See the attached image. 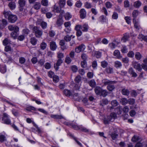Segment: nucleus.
Masks as SVG:
<instances>
[{
  "instance_id": "obj_2",
  "label": "nucleus",
  "mask_w": 147,
  "mask_h": 147,
  "mask_svg": "<svg viewBox=\"0 0 147 147\" xmlns=\"http://www.w3.org/2000/svg\"><path fill=\"white\" fill-rule=\"evenodd\" d=\"M2 120L4 123L7 124H9L11 123L10 119L8 118V115L6 113L3 114V117L2 118Z\"/></svg>"
},
{
  "instance_id": "obj_30",
  "label": "nucleus",
  "mask_w": 147,
  "mask_h": 147,
  "mask_svg": "<svg viewBox=\"0 0 147 147\" xmlns=\"http://www.w3.org/2000/svg\"><path fill=\"white\" fill-rule=\"evenodd\" d=\"M51 118L56 119H61L63 118V116L61 115H51Z\"/></svg>"
},
{
  "instance_id": "obj_34",
  "label": "nucleus",
  "mask_w": 147,
  "mask_h": 147,
  "mask_svg": "<svg viewBox=\"0 0 147 147\" xmlns=\"http://www.w3.org/2000/svg\"><path fill=\"white\" fill-rule=\"evenodd\" d=\"M118 134L114 132H112L111 134V136L113 140L116 139L118 136Z\"/></svg>"
},
{
  "instance_id": "obj_24",
  "label": "nucleus",
  "mask_w": 147,
  "mask_h": 147,
  "mask_svg": "<svg viewBox=\"0 0 147 147\" xmlns=\"http://www.w3.org/2000/svg\"><path fill=\"white\" fill-rule=\"evenodd\" d=\"M3 14L4 15L5 17L6 18H7L8 17H8L11 15L12 14L11 12L10 11H4L3 13Z\"/></svg>"
},
{
  "instance_id": "obj_53",
  "label": "nucleus",
  "mask_w": 147,
  "mask_h": 147,
  "mask_svg": "<svg viewBox=\"0 0 147 147\" xmlns=\"http://www.w3.org/2000/svg\"><path fill=\"white\" fill-rule=\"evenodd\" d=\"M128 103L130 105L134 104L135 102V100L133 98L129 99L128 100Z\"/></svg>"
},
{
  "instance_id": "obj_7",
  "label": "nucleus",
  "mask_w": 147,
  "mask_h": 147,
  "mask_svg": "<svg viewBox=\"0 0 147 147\" xmlns=\"http://www.w3.org/2000/svg\"><path fill=\"white\" fill-rule=\"evenodd\" d=\"M102 83L104 85L106 86L110 84H113L116 83L115 81H111L107 79H105L102 80Z\"/></svg>"
},
{
  "instance_id": "obj_59",
  "label": "nucleus",
  "mask_w": 147,
  "mask_h": 147,
  "mask_svg": "<svg viewBox=\"0 0 147 147\" xmlns=\"http://www.w3.org/2000/svg\"><path fill=\"white\" fill-rule=\"evenodd\" d=\"M81 57L84 61H86L87 58V55L84 53L82 54L81 55Z\"/></svg>"
},
{
  "instance_id": "obj_57",
  "label": "nucleus",
  "mask_w": 147,
  "mask_h": 147,
  "mask_svg": "<svg viewBox=\"0 0 147 147\" xmlns=\"http://www.w3.org/2000/svg\"><path fill=\"white\" fill-rule=\"evenodd\" d=\"M127 55L128 57L132 58L134 57V54L133 51H131L128 52Z\"/></svg>"
},
{
  "instance_id": "obj_37",
  "label": "nucleus",
  "mask_w": 147,
  "mask_h": 147,
  "mask_svg": "<svg viewBox=\"0 0 147 147\" xmlns=\"http://www.w3.org/2000/svg\"><path fill=\"white\" fill-rule=\"evenodd\" d=\"M64 94L66 96H69L71 95V93L67 89H65L63 91Z\"/></svg>"
},
{
  "instance_id": "obj_12",
  "label": "nucleus",
  "mask_w": 147,
  "mask_h": 147,
  "mask_svg": "<svg viewBox=\"0 0 147 147\" xmlns=\"http://www.w3.org/2000/svg\"><path fill=\"white\" fill-rule=\"evenodd\" d=\"M65 40H62L60 41L59 45L61 46V49L63 51L67 49V47L65 45Z\"/></svg>"
},
{
  "instance_id": "obj_49",
  "label": "nucleus",
  "mask_w": 147,
  "mask_h": 147,
  "mask_svg": "<svg viewBox=\"0 0 147 147\" xmlns=\"http://www.w3.org/2000/svg\"><path fill=\"white\" fill-rule=\"evenodd\" d=\"M54 9L55 11L58 13H60L61 11V9L57 6L54 5Z\"/></svg>"
},
{
  "instance_id": "obj_41",
  "label": "nucleus",
  "mask_w": 147,
  "mask_h": 147,
  "mask_svg": "<svg viewBox=\"0 0 147 147\" xmlns=\"http://www.w3.org/2000/svg\"><path fill=\"white\" fill-rule=\"evenodd\" d=\"M30 42L33 45H35L37 43V40L34 37L31 38L30 40Z\"/></svg>"
},
{
  "instance_id": "obj_15",
  "label": "nucleus",
  "mask_w": 147,
  "mask_h": 147,
  "mask_svg": "<svg viewBox=\"0 0 147 147\" xmlns=\"http://www.w3.org/2000/svg\"><path fill=\"white\" fill-rule=\"evenodd\" d=\"M133 66L134 68L136 69L138 71H140L142 70L141 67V65L140 64L137 63H134L133 64Z\"/></svg>"
},
{
  "instance_id": "obj_47",
  "label": "nucleus",
  "mask_w": 147,
  "mask_h": 147,
  "mask_svg": "<svg viewBox=\"0 0 147 147\" xmlns=\"http://www.w3.org/2000/svg\"><path fill=\"white\" fill-rule=\"evenodd\" d=\"M108 100L106 99H103L101 102H100V104L101 105H103L108 104Z\"/></svg>"
},
{
  "instance_id": "obj_61",
  "label": "nucleus",
  "mask_w": 147,
  "mask_h": 147,
  "mask_svg": "<svg viewBox=\"0 0 147 147\" xmlns=\"http://www.w3.org/2000/svg\"><path fill=\"white\" fill-rule=\"evenodd\" d=\"M41 26L43 29L47 27V24L44 22H42L40 24Z\"/></svg>"
},
{
  "instance_id": "obj_48",
  "label": "nucleus",
  "mask_w": 147,
  "mask_h": 147,
  "mask_svg": "<svg viewBox=\"0 0 147 147\" xmlns=\"http://www.w3.org/2000/svg\"><path fill=\"white\" fill-rule=\"evenodd\" d=\"M81 67L83 68H86L87 67V63L86 61H82L81 63Z\"/></svg>"
},
{
  "instance_id": "obj_29",
  "label": "nucleus",
  "mask_w": 147,
  "mask_h": 147,
  "mask_svg": "<svg viewBox=\"0 0 147 147\" xmlns=\"http://www.w3.org/2000/svg\"><path fill=\"white\" fill-rule=\"evenodd\" d=\"M41 5L39 2H36L34 5L33 7L36 10H38L40 9Z\"/></svg>"
},
{
  "instance_id": "obj_22",
  "label": "nucleus",
  "mask_w": 147,
  "mask_h": 147,
  "mask_svg": "<svg viewBox=\"0 0 147 147\" xmlns=\"http://www.w3.org/2000/svg\"><path fill=\"white\" fill-rule=\"evenodd\" d=\"M122 63L120 62L119 61H116L115 62L114 66L116 68H120L122 66Z\"/></svg>"
},
{
  "instance_id": "obj_52",
  "label": "nucleus",
  "mask_w": 147,
  "mask_h": 147,
  "mask_svg": "<svg viewBox=\"0 0 147 147\" xmlns=\"http://www.w3.org/2000/svg\"><path fill=\"white\" fill-rule=\"evenodd\" d=\"M139 140V138L137 136H133L131 139L132 142H137Z\"/></svg>"
},
{
  "instance_id": "obj_27",
  "label": "nucleus",
  "mask_w": 147,
  "mask_h": 147,
  "mask_svg": "<svg viewBox=\"0 0 147 147\" xmlns=\"http://www.w3.org/2000/svg\"><path fill=\"white\" fill-rule=\"evenodd\" d=\"M72 59L68 56H67L66 57L65 59V62L67 64L71 63L72 61Z\"/></svg>"
},
{
  "instance_id": "obj_20",
  "label": "nucleus",
  "mask_w": 147,
  "mask_h": 147,
  "mask_svg": "<svg viewBox=\"0 0 147 147\" xmlns=\"http://www.w3.org/2000/svg\"><path fill=\"white\" fill-rule=\"evenodd\" d=\"M19 6L21 7H24L26 4L25 0H19L18 1Z\"/></svg>"
},
{
  "instance_id": "obj_58",
  "label": "nucleus",
  "mask_w": 147,
  "mask_h": 147,
  "mask_svg": "<svg viewBox=\"0 0 147 147\" xmlns=\"http://www.w3.org/2000/svg\"><path fill=\"white\" fill-rule=\"evenodd\" d=\"M80 129L81 131L85 132H87L89 131L88 129L83 127H80Z\"/></svg>"
},
{
  "instance_id": "obj_42",
  "label": "nucleus",
  "mask_w": 147,
  "mask_h": 147,
  "mask_svg": "<svg viewBox=\"0 0 147 147\" xmlns=\"http://www.w3.org/2000/svg\"><path fill=\"white\" fill-rule=\"evenodd\" d=\"M6 140V137L4 135H0V142L2 143Z\"/></svg>"
},
{
  "instance_id": "obj_17",
  "label": "nucleus",
  "mask_w": 147,
  "mask_h": 147,
  "mask_svg": "<svg viewBox=\"0 0 147 147\" xmlns=\"http://www.w3.org/2000/svg\"><path fill=\"white\" fill-rule=\"evenodd\" d=\"M142 5V3L139 1H135L134 3V6L136 8H139Z\"/></svg>"
},
{
  "instance_id": "obj_55",
  "label": "nucleus",
  "mask_w": 147,
  "mask_h": 147,
  "mask_svg": "<svg viewBox=\"0 0 147 147\" xmlns=\"http://www.w3.org/2000/svg\"><path fill=\"white\" fill-rule=\"evenodd\" d=\"M41 4L42 5L47 6L48 5V0H42Z\"/></svg>"
},
{
  "instance_id": "obj_63",
  "label": "nucleus",
  "mask_w": 147,
  "mask_h": 147,
  "mask_svg": "<svg viewBox=\"0 0 147 147\" xmlns=\"http://www.w3.org/2000/svg\"><path fill=\"white\" fill-rule=\"evenodd\" d=\"M129 108L128 106H125L123 109V112L125 113H127L129 111Z\"/></svg>"
},
{
  "instance_id": "obj_5",
  "label": "nucleus",
  "mask_w": 147,
  "mask_h": 147,
  "mask_svg": "<svg viewBox=\"0 0 147 147\" xmlns=\"http://www.w3.org/2000/svg\"><path fill=\"white\" fill-rule=\"evenodd\" d=\"M17 19V16L14 15L12 14L8 17V20L9 22L11 23L15 22Z\"/></svg>"
},
{
  "instance_id": "obj_4",
  "label": "nucleus",
  "mask_w": 147,
  "mask_h": 147,
  "mask_svg": "<svg viewBox=\"0 0 147 147\" xmlns=\"http://www.w3.org/2000/svg\"><path fill=\"white\" fill-rule=\"evenodd\" d=\"M85 48V46L82 44L76 47L75 49V51L77 53H79L82 51H84Z\"/></svg>"
},
{
  "instance_id": "obj_46",
  "label": "nucleus",
  "mask_w": 147,
  "mask_h": 147,
  "mask_svg": "<svg viewBox=\"0 0 147 147\" xmlns=\"http://www.w3.org/2000/svg\"><path fill=\"white\" fill-rule=\"evenodd\" d=\"M71 69L73 72L75 73L78 70V68L76 65H72L71 67Z\"/></svg>"
},
{
  "instance_id": "obj_18",
  "label": "nucleus",
  "mask_w": 147,
  "mask_h": 147,
  "mask_svg": "<svg viewBox=\"0 0 147 147\" xmlns=\"http://www.w3.org/2000/svg\"><path fill=\"white\" fill-rule=\"evenodd\" d=\"M8 5L11 10L14 9L16 7V3L14 2H10L9 3Z\"/></svg>"
},
{
  "instance_id": "obj_28",
  "label": "nucleus",
  "mask_w": 147,
  "mask_h": 147,
  "mask_svg": "<svg viewBox=\"0 0 147 147\" xmlns=\"http://www.w3.org/2000/svg\"><path fill=\"white\" fill-rule=\"evenodd\" d=\"M108 92L107 91L105 90H103L102 89V91L101 92L100 96H102L103 97H105L108 94Z\"/></svg>"
},
{
  "instance_id": "obj_16",
  "label": "nucleus",
  "mask_w": 147,
  "mask_h": 147,
  "mask_svg": "<svg viewBox=\"0 0 147 147\" xmlns=\"http://www.w3.org/2000/svg\"><path fill=\"white\" fill-rule=\"evenodd\" d=\"M129 37V35L127 33L124 34L123 36L121 38V40L123 42H125L128 40Z\"/></svg>"
},
{
  "instance_id": "obj_19",
  "label": "nucleus",
  "mask_w": 147,
  "mask_h": 147,
  "mask_svg": "<svg viewBox=\"0 0 147 147\" xmlns=\"http://www.w3.org/2000/svg\"><path fill=\"white\" fill-rule=\"evenodd\" d=\"M2 24H0V29H2L6 26L7 24V22L6 20L3 19L2 20Z\"/></svg>"
},
{
  "instance_id": "obj_6",
  "label": "nucleus",
  "mask_w": 147,
  "mask_h": 147,
  "mask_svg": "<svg viewBox=\"0 0 147 147\" xmlns=\"http://www.w3.org/2000/svg\"><path fill=\"white\" fill-rule=\"evenodd\" d=\"M82 26L80 25H77L75 26V29L77 31L76 35L77 36H81L82 34V32L81 30Z\"/></svg>"
},
{
  "instance_id": "obj_23",
  "label": "nucleus",
  "mask_w": 147,
  "mask_h": 147,
  "mask_svg": "<svg viewBox=\"0 0 147 147\" xmlns=\"http://www.w3.org/2000/svg\"><path fill=\"white\" fill-rule=\"evenodd\" d=\"M128 100L125 98H122L120 100V102L123 105H125L128 103Z\"/></svg>"
},
{
  "instance_id": "obj_50",
  "label": "nucleus",
  "mask_w": 147,
  "mask_h": 147,
  "mask_svg": "<svg viewBox=\"0 0 147 147\" xmlns=\"http://www.w3.org/2000/svg\"><path fill=\"white\" fill-rule=\"evenodd\" d=\"M105 5L107 8H110L112 6V4L109 1L105 3Z\"/></svg>"
},
{
  "instance_id": "obj_25",
  "label": "nucleus",
  "mask_w": 147,
  "mask_h": 147,
  "mask_svg": "<svg viewBox=\"0 0 147 147\" xmlns=\"http://www.w3.org/2000/svg\"><path fill=\"white\" fill-rule=\"evenodd\" d=\"M118 102L116 100H113L111 102V104L112 105V107H111V109H113V107H115L118 105Z\"/></svg>"
},
{
  "instance_id": "obj_32",
  "label": "nucleus",
  "mask_w": 147,
  "mask_h": 147,
  "mask_svg": "<svg viewBox=\"0 0 147 147\" xmlns=\"http://www.w3.org/2000/svg\"><path fill=\"white\" fill-rule=\"evenodd\" d=\"M121 92L123 95H128L129 94V91L127 89H123L121 90Z\"/></svg>"
},
{
  "instance_id": "obj_8",
  "label": "nucleus",
  "mask_w": 147,
  "mask_h": 147,
  "mask_svg": "<svg viewBox=\"0 0 147 147\" xmlns=\"http://www.w3.org/2000/svg\"><path fill=\"white\" fill-rule=\"evenodd\" d=\"M80 17L82 19L84 18L86 16V12L84 9H81L80 11Z\"/></svg>"
},
{
  "instance_id": "obj_44",
  "label": "nucleus",
  "mask_w": 147,
  "mask_h": 147,
  "mask_svg": "<svg viewBox=\"0 0 147 147\" xmlns=\"http://www.w3.org/2000/svg\"><path fill=\"white\" fill-rule=\"evenodd\" d=\"M84 6L86 8L90 9L91 8L92 6L91 3L88 2H86L84 3Z\"/></svg>"
},
{
  "instance_id": "obj_13",
  "label": "nucleus",
  "mask_w": 147,
  "mask_h": 147,
  "mask_svg": "<svg viewBox=\"0 0 147 147\" xmlns=\"http://www.w3.org/2000/svg\"><path fill=\"white\" fill-rule=\"evenodd\" d=\"M102 89L99 86H96L94 88V91L97 95H100Z\"/></svg>"
},
{
  "instance_id": "obj_14",
  "label": "nucleus",
  "mask_w": 147,
  "mask_h": 147,
  "mask_svg": "<svg viewBox=\"0 0 147 147\" xmlns=\"http://www.w3.org/2000/svg\"><path fill=\"white\" fill-rule=\"evenodd\" d=\"M63 61L61 59H59L57 61L56 64V67L55 65H54V67L55 68L56 70H57L59 68V66L61 64L63 63Z\"/></svg>"
},
{
  "instance_id": "obj_26",
  "label": "nucleus",
  "mask_w": 147,
  "mask_h": 147,
  "mask_svg": "<svg viewBox=\"0 0 147 147\" xmlns=\"http://www.w3.org/2000/svg\"><path fill=\"white\" fill-rule=\"evenodd\" d=\"M88 26L87 24H84L82 26V28H81L83 32H87L88 30Z\"/></svg>"
},
{
  "instance_id": "obj_56",
  "label": "nucleus",
  "mask_w": 147,
  "mask_h": 147,
  "mask_svg": "<svg viewBox=\"0 0 147 147\" xmlns=\"http://www.w3.org/2000/svg\"><path fill=\"white\" fill-rule=\"evenodd\" d=\"M135 57L138 60H140L141 57V55L139 52L136 53L135 54Z\"/></svg>"
},
{
  "instance_id": "obj_43",
  "label": "nucleus",
  "mask_w": 147,
  "mask_h": 147,
  "mask_svg": "<svg viewBox=\"0 0 147 147\" xmlns=\"http://www.w3.org/2000/svg\"><path fill=\"white\" fill-rule=\"evenodd\" d=\"M18 32H11L10 34L11 37L14 39L16 38L18 36Z\"/></svg>"
},
{
  "instance_id": "obj_36",
  "label": "nucleus",
  "mask_w": 147,
  "mask_h": 147,
  "mask_svg": "<svg viewBox=\"0 0 147 147\" xmlns=\"http://www.w3.org/2000/svg\"><path fill=\"white\" fill-rule=\"evenodd\" d=\"M81 76L79 75H78L76 77L74 81L76 83H78L81 82Z\"/></svg>"
},
{
  "instance_id": "obj_38",
  "label": "nucleus",
  "mask_w": 147,
  "mask_h": 147,
  "mask_svg": "<svg viewBox=\"0 0 147 147\" xmlns=\"http://www.w3.org/2000/svg\"><path fill=\"white\" fill-rule=\"evenodd\" d=\"M47 46L46 43L44 42H42L40 44V48L42 50H44L46 49Z\"/></svg>"
},
{
  "instance_id": "obj_39",
  "label": "nucleus",
  "mask_w": 147,
  "mask_h": 147,
  "mask_svg": "<svg viewBox=\"0 0 147 147\" xmlns=\"http://www.w3.org/2000/svg\"><path fill=\"white\" fill-rule=\"evenodd\" d=\"M106 71L108 74H111L113 72V69L112 67H108L106 69Z\"/></svg>"
},
{
  "instance_id": "obj_31",
  "label": "nucleus",
  "mask_w": 147,
  "mask_h": 147,
  "mask_svg": "<svg viewBox=\"0 0 147 147\" xmlns=\"http://www.w3.org/2000/svg\"><path fill=\"white\" fill-rule=\"evenodd\" d=\"M64 17L66 20H68L71 18L72 16L70 13L67 12L65 14Z\"/></svg>"
},
{
  "instance_id": "obj_40",
  "label": "nucleus",
  "mask_w": 147,
  "mask_h": 147,
  "mask_svg": "<svg viewBox=\"0 0 147 147\" xmlns=\"http://www.w3.org/2000/svg\"><path fill=\"white\" fill-rule=\"evenodd\" d=\"M115 86L112 84H110L107 87V89L109 91H112L115 89Z\"/></svg>"
},
{
  "instance_id": "obj_10",
  "label": "nucleus",
  "mask_w": 147,
  "mask_h": 147,
  "mask_svg": "<svg viewBox=\"0 0 147 147\" xmlns=\"http://www.w3.org/2000/svg\"><path fill=\"white\" fill-rule=\"evenodd\" d=\"M113 55L118 59H120L122 57L120 51L118 50H116L114 51L113 52Z\"/></svg>"
},
{
  "instance_id": "obj_33",
  "label": "nucleus",
  "mask_w": 147,
  "mask_h": 147,
  "mask_svg": "<svg viewBox=\"0 0 147 147\" xmlns=\"http://www.w3.org/2000/svg\"><path fill=\"white\" fill-rule=\"evenodd\" d=\"M133 22L134 24V27L137 30H138L140 28V26L138 25V23L136 22V19H133Z\"/></svg>"
},
{
  "instance_id": "obj_35",
  "label": "nucleus",
  "mask_w": 147,
  "mask_h": 147,
  "mask_svg": "<svg viewBox=\"0 0 147 147\" xmlns=\"http://www.w3.org/2000/svg\"><path fill=\"white\" fill-rule=\"evenodd\" d=\"M139 14V11L137 10H134L132 12V16L134 18L136 19V17L138 16Z\"/></svg>"
},
{
  "instance_id": "obj_9",
  "label": "nucleus",
  "mask_w": 147,
  "mask_h": 147,
  "mask_svg": "<svg viewBox=\"0 0 147 147\" xmlns=\"http://www.w3.org/2000/svg\"><path fill=\"white\" fill-rule=\"evenodd\" d=\"M50 47L51 50H55L57 48V46L55 42L53 41L50 42Z\"/></svg>"
},
{
  "instance_id": "obj_1",
  "label": "nucleus",
  "mask_w": 147,
  "mask_h": 147,
  "mask_svg": "<svg viewBox=\"0 0 147 147\" xmlns=\"http://www.w3.org/2000/svg\"><path fill=\"white\" fill-rule=\"evenodd\" d=\"M33 32L34 33L36 37H40L42 35V31L40 30L39 28L37 26H34L32 28Z\"/></svg>"
},
{
  "instance_id": "obj_62",
  "label": "nucleus",
  "mask_w": 147,
  "mask_h": 147,
  "mask_svg": "<svg viewBox=\"0 0 147 147\" xmlns=\"http://www.w3.org/2000/svg\"><path fill=\"white\" fill-rule=\"evenodd\" d=\"M118 17V15L117 13L114 12L112 16V18L114 19H117Z\"/></svg>"
},
{
  "instance_id": "obj_3",
  "label": "nucleus",
  "mask_w": 147,
  "mask_h": 147,
  "mask_svg": "<svg viewBox=\"0 0 147 147\" xmlns=\"http://www.w3.org/2000/svg\"><path fill=\"white\" fill-rule=\"evenodd\" d=\"M9 30L11 31H13V32H18L19 31V28L17 26L10 25L8 26Z\"/></svg>"
},
{
  "instance_id": "obj_64",
  "label": "nucleus",
  "mask_w": 147,
  "mask_h": 147,
  "mask_svg": "<svg viewBox=\"0 0 147 147\" xmlns=\"http://www.w3.org/2000/svg\"><path fill=\"white\" fill-rule=\"evenodd\" d=\"M125 19L126 21V22L128 24H130V18L129 17L126 16L125 18Z\"/></svg>"
},
{
  "instance_id": "obj_54",
  "label": "nucleus",
  "mask_w": 147,
  "mask_h": 147,
  "mask_svg": "<svg viewBox=\"0 0 147 147\" xmlns=\"http://www.w3.org/2000/svg\"><path fill=\"white\" fill-rule=\"evenodd\" d=\"M64 40L66 42H69L71 40L70 37L68 35H67L64 37Z\"/></svg>"
},
{
  "instance_id": "obj_51",
  "label": "nucleus",
  "mask_w": 147,
  "mask_h": 147,
  "mask_svg": "<svg viewBox=\"0 0 147 147\" xmlns=\"http://www.w3.org/2000/svg\"><path fill=\"white\" fill-rule=\"evenodd\" d=\"M121 52L123 53H126L127 52V49L125 46H123L121 50Z\"/></svg>"
},
{
  "instance_id": "obj_60",
  "label": "nucleus",
  "mask_w": 147,
  "mask_h": 147,
  "mask_svg": "<svg viewBox=\"0 0 147 147\" xmlns=\"http://www.w3.org/2000/svg\"><path fill=\"white\" fill-rule=\"evenodd\" d=\"M93 73L89 72L87 74V76L89 78L91 79L93 78Z\"/></svg>"
},
{
  "instance_id": "obj_45",
  "label": "nucleus",
  "mask_w": 147,
  "mask_h": 147,
  "mask_svg": "<svg viewBox=\"0 0 147 147\" xmlns=\"http://www.w3.org/2000/svg\"><path fill=\"white\" fill-rule=\"evenodd\" d=\"M65 4V0H60L59 5L60 7H63Z\"/></svg>"
},
{
  "instance_id": "obj_21",
  "label": "nucleus",
  "mask_w": 147,
  "mask_h": 147,
  "mask_svg": "<svg viewBox=\"0 0 147 147\" xmlns=\"http://www.w3.org/2000/svg\"><path fill=\"white\" fill-rule=\"evenodd\" d=\"M89 85L92 88L94 87L96 85V83L94 80H92L88 82Z\"/></svg>"
},
{
  "instance_id": "obj_11",
  "label": "nucleus",
  "mask_w": 147,
  "mask_h": 147,
  "mask_svg": "<svg viewBox=\"0 0 147 147\" xmlns=\"http://www.w3.org/2000/svg\"><path fill=\"white\" fill-rule=\"evenodd\" d=\"M128 73L133 77H136L138 76L137 74L134 71L132 68L131 67L128 69Z\"/></svg>"
}]
</instances>
